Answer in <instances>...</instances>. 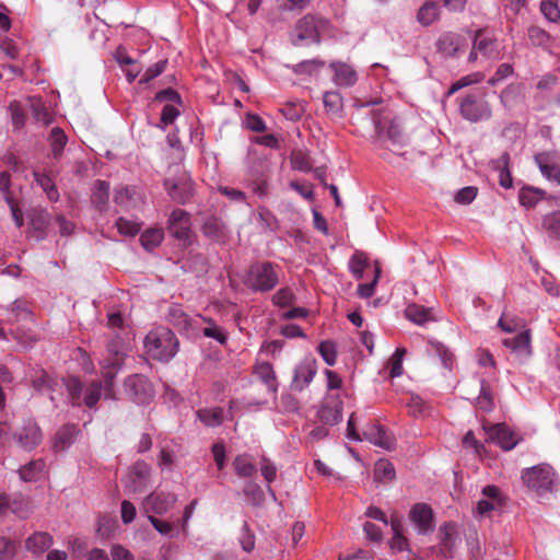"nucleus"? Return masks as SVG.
Here are the masks:
<instances>
[{"instance_id":"2","label":"nucleus","mask_w":560,"mask_h":560,"mask_svg":"<svg viewBox=\"0 0 560 560\" xmlns=\"http://www.w3.org/2000/svg\"><path fill=\"white\" fill-rule=\"evenodd\" d=\"M68 400L72 407L85 406L89 409L96 407L102 396V382H83L78 376L69 375L63 378Z\"/></svg>"},{"instance_id":"39","label":"nucleus","mask_w":560,"mask_h":560,"mask_svg":"<svg viewBox=\"0 0 560 560\" xmlns=\"http://www.w3.org/2000/svg\"><path fill=\"white\" fill-rule=\"evenodd\" d=\"M48 141L54 159H59L68 143L66 132L60 127H54L49 132Z\"/></svg>"},{"instance_id":"43","label":"nucleus","mask_w":560,"mask_h":560,"mask_svg":"<svg viewBox=\"0 0 560 560\" xmlns=\"http://www.w3.org/2000/svg\"><path fill=\"white\" fill-rule=\"evenodd\" d=\"M197 418L207 427H219L223 422L221 408H203L197 411Z\"/></svg>"},{"instance_id":"54","label":"nucleus","mask_w":560,"mask_h":560,"mask_svg":"<svg viewBox=\"0 0 560 560\" xmlns=\"http://www.w3.org/2000/svg\"><path fill=\"white\" fill-rule=\"evenodd\" d=\"M295 294L290 288H281L272 296V302L276 306L287 307L295 302Z\"/></svg>"},{"instance_id":"14","label":"nucleus","mask_w":560,"mask_h":560,"mask_svg":"<svg viewBox=\"0 0 560 560\" xmlns=\"http://www.w3.org/2000/svg\"><path fill=\"white\" fill-rule=\"evenodd\" d=\"M472 44L475 50L489 60H499L503 57L498 39L485 30H477L474 33Z\"/></svg>"},{"instance_id":"36","label":"nucleus","mask_w":560,"mask_h":560,"mask_svg":"<svg viewBox=\"0 0 560 560\" xmlns=\"http://www.w3.org/2000/svg\"><path fill=\"white\" fill-rule=\"evenodd\" d=\"M510 154L509 152H503L493 163L494 168L499 171V183L503 188H511L513 180L510 171Z\"/></svg>"},{"instance_id":"60","label":"nucleus","mask_w":560,"mask_h":560,"mask_svg":"<svg viewBox=\"0 0 560 560\" xmlns=\"http://www.w3.org/2000/svg\"><path fill=\"white\" fill-rule=\"evenodd\" d=\"M387 138L393 145L404 147L407 143V137L402 132L401 127L396 122L392 121L387 129Z\"/></svg>"},{"instance_id":"18","label":"nucleus","mask_w":560,"mask_h":560,"mask_svg":"<svg viewBox=\"0 0 560 560\" xmlns=\"http://www.w3.org/2000/svg\"><path fill=\"white\" fill-rule=\"evenodd\" d=\"M489 438L494 441L502 450L511 451L518 442L520 438L505 423H497L489 428Z\"/></svg>"},{"instance_id":"3","label":"nucleus","mask_w":560,"mask_h":560,"mask_svg":"<svg viewBox=\"0 0 560 560\" xmlns=\"http://www.w3.org/2000/svg\"><path fill=\"white\" fill-rule=\"evenodd\" d=\"M330 28L331 24L327 19L318 14L308 13L296 21L292 35V44L300 46L306 40L319 44L322 36L328 33Z\"/></svg>"},{"instance_id":"10","label":"nucleus","mask_w":560,"mask_h":560,"mask_svg":"<svg viewBox=\"0 0 560 560\" xmlns=\"http://www.w3.org/2000/svg\"><path fill=\"white\" fill-rule=\"evenodd\" d=\"M13 438L20 447L30 452L42 443L43 433L36 420L28 417L23 420L21 428L13 433Z\"/></svg>"},{"instance_id":"17","label":"nucleus","mask_w":560,"mask_h":560,"mask_svg":"<svg viewBox=\"0 0 560 560\" xmlns=\"http://www.w3.org/2000/svg\"><path fill=\"white\" fill-rule=\"evenodd\" d=\"M440 536L441 538L440 545L438 547V555L444 559L453 558L457 538L456 524L453 522L443 524L440 527Z\"/></svg>"},{"instance_id":"64","label":"nucleus","mask_w":560,"mask_h":560,"mask_svg":"<svg viewBox=\"0 0 560 560\" xmlns=\"http://www.w3.org/2000/svg\"><path fill=\"white\" fill-rule=\"evenodd\" d=\"M16 553L14 541L0 536V560H13Z\"/></svg>"},{"instance_id":"8","label":"nucleus","mask_w":560,"mask_h":560,"mask_svg":"<svg viewBox=\"0 0 560 560\" xmlns=\"http://www.w3.org/2000/svg\"><path fill=\"white\" fill-rule=\"evenodd\" d=\"M468 38L456 32H444L435 42L436 51L444 58H456L468 48Z\"/></svg>"},{"instance_id":"12","label":"nucleus","mask_w":560,"mask_h":560,"mask_svg":"<svg viewBox=\"0 0 560 560\" xmlns=\"http://www.w3.org/2000/svg\"><path fill=\"white\" fill-rule=\"evenodd\" d=\"M542 176L556 185H560V153L557 151L539 152L534 155Z\"/></svg>"},{"instance_id":"28","label":"nucleus","mask_w":560,"mask_h":560,"mask_svg":"<svg viewBox=\"0 0 560 560\" xmlns=\"http://www.w3.org/2000/svg\"><path fill=\"white\" fill-rule=\"evenodd\" d=\"M54 538L47 532H36L25 540V547L36 556L43 555L52 545Z\"/></svg>"},{"instance_id":"4","label":"nucleus","mask_w":560,"mask_h":560,"mask_svg":"<svg viewBox=\"0 0 560 560\" xmlns=\"http://www.w3.org/2000/svg\"><path fill=\"white\" fill-rule=\"evenodd\" d=\"M278 266L271 261H257L249 266L244 283L253 292H269L279 283Z\"/></svg>"},{"instance_id":"55","label":"nucleus","mask_w":560,"mask_h":560,"mask_svg":"<svg viewBox=\"0 0 560 560\" xmlns=\"http://www.w3.org/2000/svg\"><path fill=\"white\" fill-rule=\"evenodd\" d=\"M325 62L319 59L303 60L292 67L295 74H312L315 70L324 67Z\"/></svg>"},{"instance_id":"59","label":"nucleus","mask_w":560,"mask_h":560,"mask_svg":"<svg viewBox=\"0 0 560 560\" xmlns=\"http://www.w3.org/2000/svg\"><path fill=\"white\" fill-rule=\"evenodd\" d=\"M521 92V85L518 84H509L508 86H505L501 94H500V101H501V104L505 107V108H510L513 106L516 97L518 96Z\"/></svg>"},{"instance_id":"25","label":"nucleus","mask_w":560,"mask_h":560,"mask_svg":"<svg viewBox=\"0 0 560 560\" xmlns=\"http://www.w3.org/2000/svg\"><path fill=\"white\" fill-rule=\"evenodd\" d=\"M363 436L369 442L385 450H392L395 446L393 438L387 434L381 424H370L363 431Z\"/></svg>"},{"instance_id":"52","label":"nucleus","mask_w":560,"mask_h":560,"mask_svg":"<svg viewBox=\"0 0 560 560\" xmlns=\"http://www.w3.org/2000/svg\"><path fill=\"white\" fill-rule=\"evenodd\" d=\"M52 383V378L43 369L36 370L35 373L31 375L32 387L37 392L51 388Z\"/></svg>"},{"instance_id":"30","label":"nucleus","mask_w":560,"mask_h":560,"mask_svg":"<svg viewBox=\"0 0 560 560\" xmlns=\"http://www.w3.org/2000/svg\"><path fill=\"white\" fill-rule=\"evenodd\" d=\"M405 314L409 320L420 326L436 320L434 310L423 305L410 304L405 310Z\"/></svg>"},{"instance_id":"37","label":"nucleus","mask_w":560,"mask_h":560,"mask_svg":"<svg viewBox=\"0 0 560 560\" xmlns=\"http://www.w3.org/2000/svg\"><path fill=\"white\" fill-rule=\"evenodd\" d=\"M235 474L241 478H250L256 471L257 467L249 454L237 455L233 460Z\"/></svg>"},{"instance_id":"56","label":"nucleus","mask_w":560,"mask_h":560,"mask_svg":"<svg viewBox=\"0 0 560 560\" xmlns=\"http://www.w3.org/2000/svg\"><path fill=\"white\" fill-rule=\"evenodd\" d=\"M406 353L405 348H397L394 355L389 360V376L392 378L398 377L402 374V358Z\"/></svg>"},{"instance_id":"1","label":"nucleus","mask_w":560,"mask_h":560,"mask_svg":"<svg viewBox=\"0 0 560 560\" xmlns=\"http://www.w3.org/2000/svg\"><path fill=\"white\" fill-rule=\"evenodd\" d=\"M143 343L147 354L160 362H168L173 359L179 346L175 334L164 326L150 330Z\"/></svg>"},{"instance_id":"46","label":"nucleus","mask_w":560,"mask_h":560,"mask_svg":"<svg viewBox=\"0 0 560 560\" xmlns=\"http://www.w3.org/2000/svg\"><path fill=\"white\" fill-rule=\"evenodd\" d=\"M257 221L264 231L276 232L280 228L277 217L266 207L258 209Z\"/></svg>"},{"instance_id":"57","label":"nucleus","mask_w":560,"mask_h":560,"mask_svg":"<svg viewBox=\"0 0 560 560\" xmlns=\"http://www.w3.org/2000/svg\"><path fill=\"white\" fill-rule=\"evenodd\" d=\"M540 10L548 21L557 22L560 20V7L556 0H542Z\"/></svg>"},{"instance_id":"62","label":"nucleus","mask_w":560,"mask_h":560,"mask_svg":"<svg viewBox=\"0 0 560 560\" xmlns=\"http://www.w3.org/2000/svg\"><path fill=\"white\" fill-rule=\"evenodd\" d=\"M116 226L118 232L126 236H135L140 231V225L137 222L127 220L122 217L117 219Z\"/></svg>"},{"instance_id":"48","label":"nucleus","mask_w":560,"mask_h":560,"mask_svg":"<svg viewBox=\"0 0 560 560\" xmlns=\"http://www.w3.org/2000/svg\"><path fill=\"white\" fill-rule=\"evenodd\" d=\"M243 492L253 506H261L265 502V492L256 482H246Z\"/></svg>"},{"instance_id":"31","label":"nucleus","mask_w":560,"mask_h":560,"mask_svg":"<svg viewBox=\"0 0 560 560\" xmlns=\"http://www.w3.org/2000/svg\"><path fill=\"white\" fill-rule=\"evenodd\" d=\"M325 113L331 118H341L343 112V98L338 91H327L323 95Z\"/></svg>"},{"instance_id":"45","label":"nucleus","mask_w":560,"mask_h":560,"mask_svg":"<svg viewBox=\"0 0 560 560\" xmlns=\"http://www.w3.org/2000/svg\"><path fill=\"white\" fill-rule=\"evenodd\" d=\"M480 392L476 399L477 408L483 412H490L494 408L491 389L485 380H480Z\"/></svg>"},{"instance_id":"27","label":"nucleus","mask_w":560,"mask_h":560,"mask_svg":"<svg viewBox=\"0 0 560 560\" xmlns=\"http://www.w3.org/2000/svg\"><path fill=\"white\" fill-rule=\"evenodd\" d=\"M110 185L106 180L94 182L91 194V202L100 211L105 212L108 208Z\"/></svg>"},{"instance_id":"61","label":"nucleus","mask_w":560,"mask_h":560,"mask_svg":"<svg viewBox=\"0 0 560 560\" xmlns=\"http://www.w3.org/2000/svg\"><path fill=\"white\" fill-rule=\"evenodd\" d=\"M167 59L160 60L155 62L154 65L150 66L145 72L143 73L142 78L140 79V84H147L153 79L158 78L160 74H162L166 68Z\"/></svg>"},{"instance_id":"13","label":"nucleus","mask_w":560,"mask_h":560,"mask_svg":"<svg viewBox=\"0 0 560 560\" xmlns=\"http://www.w3.org/2000/svg\"><path fill=\"white\" fill-rule=\"evenodd\" d=\"M317 373V362L313 358H305L293 370L290 388L293 392L304 390L314 380Z\"/></svg>"},{"instance_id":"29","label":"nucleus","mask_w":560,"mask_h":560,"mask_svg":"<svg viewBox=\"0 0 560 560\" xmlns=\"http://www.w3.org/2000/svg\"><path fill=\"white\" fill-rule=\"evenodd\" d=\"M441 18V8L434 0L425 1L417 11V21L424 27L438 22Z\"/></svg>"},{"instance_id":"20","label":"nucleus","mask_w":560,"mask_h":560,"mask_svg":"<svg viewBox=\"0 0 560 560\" xmlns=\"http://www.w3.org/2000/svg\"><path fill=\"white\" fill-rule=\"evenodd\" d=\"M201 232L212 243L224 244L228 242L230 233L224 222L214 215L208 217L201 226Z\"/></svg>"},{"instance_id":"49","label":"nucleus","mask_w":560,"mask_h":560,"mask_svg":"<svg viewBox=\"0 0 560 560\" xmlns=\"http://www.w3.org/2000/svg\"><path fill=\"white\" fill-rule=\"evenodd\" d=\"M395 468L394 465L386 460L380 459L375 464L374 468V478L377 481H390L395 478Z\"/></svg>"},{"instance_id":"24","label":"nucleus","mask_w":560,"mask_h":560,"mask_svg":"<svg viewBox=\"0 0 560 560\" xmlns=\"http://www.w3.org/2000/svg\"><path fill=\"white\" fill-rule=\"evenodd\" d=\"M329 68L334 71L332 81L338 86H352L358 81L357 71L342 61H331Z\"/></svg>"},{"instance_id":"22","label":"nucleus","mask_w":560,"mask_h":560,"mask_svg":"<svg viewBox=\"0 0 560 560\" xmlns=\"http://www.w3.org/2000/svg\"><path fill=\"white\" fill-rule=\"evenodd\" d=\"M151 467L144 460H137L128 476L127 487L132 492H142L149 481Z\"/></svg>"},{"instance_id":"5","label":"nucleus","mask_w":560,"mask_h":560,"mask_svg":"<svg viewBox=\"0 0 560 560\" xmlns=\"http://www.w3.org/2000/svg\"><path fill=\"white\" fill-rule=\"evenodd\" d=\"M460 116L470 122L488 120L492 116V108L487 101V93L475 90L458 97Z\"/></svg>"},{"instance_id":"26","label":"nucleus","mask_w":560,"mask_h":560,"mask_svg":"<svg viewBox=\"0 0 560 560\" xmlns=\"http://www.w3.org/2000/svg\"><path fill=\"white\" fill-rule=\"evenodd\" d=\"M254 374L267 387V390L270 394H277L279 383L273 366L270 362L256 363L254 366Z\"/></svg>"},{"instance_id":"41","label":"nucleus","mask_w":560,"mask_h":560,"mask_svg":"<svg viewBox=\"0 0 560 560\" xmlns=\"http://www.w3.org/2000/svg\"><path fill=\"white\" fill-rule=\"evenodd\" d=\"M164 238L163 229L154 228L145 230L140 236V243L149 252L161 245Z\"/></svg>"},{"instance_id":"33","label":"nucleus","mask_w":560,"mask_h":560,"mask_svg":"<svg viewBox=\"0 0 560 560\" xmlns=\"http://www.w3.org/2000/svg\"><path fill=\"white\" fill-rule=\"evenodd\" d=\"M247 187L255 196L266 197L269 190L268 175L265 172L252 171L247 178Z\"/></svg>"},{"instance_id":"63","label":"nucleus","mask_w":560,"mask_h":560,"mask_svg":"<svg viewBox=\"0 0 560 560\" xmlns=\"http://www.w3.org/2000/svg\"><path fill=\"white\" fill-rule=\"evenodd\" d=\"M213 459L219 470H222L226 465V450L223 441H217L211 447Z\"/></svg>"},{"instance_id":"58","label":"nucleus","mask_w":560,"mask_h":560,"mask_svg":"<svg viewBox=\"0 0 560 560\" xmlns=\"http://www.w3.org/2000/svg\"><path fill=\"white\" fill-rule=\"evenodd\" d=\"M527 35L534 46H546L550 39L549 34L536 25L528 27Z\"/></svg>"},{"instance_id":"40","label":"nucleus","mask_w":560,"mask_h":560,"mask_svg":"<svg viewBox=\"0 0 560 560\" xmlns=\"http://www.w3.org/2000/svg\"><path fill=\"white\" fill-rule=\"evenodd\" d=\"M34 180L38 186L43 188V190L46 192L47 198L51 202H57L59 200V191L52 180V178L42 172H34L33 173Z\"/></svg>"},{"instance_id":"16","label":"nucleus","mask_w":560,"mask_h":560,"mask_svg":"<svg viewBox=\"0 0 560 560\" xmlns=\"http://www.w3.org/2000/svg\"><path fill=\"white\" fill-rule=\"evenodd\" d=\"M164 187L170 197L178 202L185 205L192 196V183L185 176L178 178H166Z\"/></svg>"},{"instance_id":"34","label":"nucleus","mask_w":560,"mask_h":560,"mask_svg":"<svg viewBox=\"0 0 560 560\" xmlns=\"http://www.w3.org/2000/svg\"><path fill=\"white\" fill-rule=\"evenodd\" d=\"M46 463L43 458L31 460L19 469L20 478L26 482H34L40 479Z\"/></svg>"},{"instance_id":"21","label":"nucleus","mask_w":560,"mask_h":560,"mask_svg":"<svg viewBox=\"0 0 560 560\" xmlns=\"http://www.w3.org/2000/svg\"><path fill=\"white\" fill-rule=\"evenodd\" d=\"M177 501V497L171 492H159L149 494L143 506L147 512L163 515L165 514Z\"/></svg>"},{"instance_id":"32","label":"nucleus","mask_w":560,"mask_h":560,"mask_svg":"<svg viewBox=\"0 0 560 560\" xmlns=\"http://www.w3.org/2000/svg\"><path fill=\"white\" fill-rule=\"evenodd\" d=\"M49 224V215L45 211H37L31 215L30 219V236L36 241H43L47 233Z\"/></svg>"},{"instance_id":"9","label":"nucleus","mask_w":560,"mask_h":560,"mask_svg":"<svg viewBox=\"0 0 560 560\" xmlns=\"http://www.w3.org/2000/svg\"><path fill=\"white\" fill-rule=\"evenodd\" d=\"M167 230L177 241L185 245L191 244L192 231L190 214L187 211L183 209L173 210L167 221Z\"/></svg>"},{"instance_id":"42","label":"nucleus","mask_w":560,"mask_h":560,"mask_svg":"<svg viewBox=\"0 0 560 560\" xmlns=\"http://www.w3.org/2000/svg\"><path fill=\"white\" fill-rule=\"evenodd\" d=\"M542 228L549 238L560 241V210L547 213L542 218Z\"/></svg>"},{"instance_id":"51","label":"nucleus","mask_w":560,"mask_h":560,"mask_svg":"<svg viewBox=\"0 0 560 560\" xmlns=\"http://www.w3.org/2000/svg\"><path fill=\"white\" fill-rule=\"evenodd\" d=\"M485 75L481 72H474L470 74H467L465 77H462L459 80L452 83L447 91V95H453L454 93L458 92L463 88L469 86L475 83H479L483 80Z\"/></svg>"},{"instance_id":"7","label":"nucleus","mask_w":560,"mask_h":560,"mask_svg":"<svg viewBox=\"0 0 560 560\" xmlns=\"http://www.w3.org/2000/svg\"><path fill=\"white\" fill-rule=\"evenodd\" d=\"M122 392L127 399L141 406L149 405L154 398V387L143 374H131L124 380Z\"/></svg>"},{"instance_id":"38","label":"nucleus","mask_w":560,"mask_h":560,"mask_svg":"<svg viewBox=\"0 0 560 560\" xmlns=\"http://www.w3.org/2000/svg\"><path fill=\"white\" fill-rule=\"evenodd\" d=\"M546 191L530 186H524L518 191V201L525 208H534L545 198Z\"/></svg>"},{"instance_id":"47","label":"nucleus","mask_w":560,"mask_h":560,"mask_svg":"<svg viewBox=\"0 0 560 560\" xmlns=\"http://www.w3.org/2000/svg\"><path fill=\"white\" fill-rule=\"evenodd\" d=\"M368 266V257L362 252H355L349 260V270L357 280L363 278Z\"/></svg>"},{"instance_id":"15","label":"nucleus","mask_w":560,"mask_h":560,"mask_svg":"<svg viewBox=\"0 0 560 560\" xmlns=\"http://www.w3.org/2000/svg\"><path fill=\"white\" fill-rule=\"evenodd\" d=\"M342 411L343 402L339 396H327L317 411V418L325 425H336L342 420Z\"/></svg>"},{"instance_id":"53","label":"nucleus","mask_w":560,"mask_h":560,"mask_svg":"<svg viewBox=\"0 0 560 560\" xmlns=\"http://www.w3.org/2000/svg\"><path fill=\"white\" fill-rule=\"evenodd\" d=\"M430 345L434 348L436 351L443 366L447 370H452L454 362H455V355L454 353L442 342L439 341H430Z\"/></svg>"},{"instance_id":"44","label":"nucleus","mask_w":560,"mask_h":560,"mask_svg":"<svg viewBox=\"0 0 560 560\" xmlns=\"http://www.w3.org/2000/svg\"><path fill=\"white\" fill-rule=\"evenodd\" d=\"M124 365L121 358H106L102 365V377L104 383H114V380Z\"/></svg>"},{"instance_id":"50","label":"nucleus","mask_w":560,"mask_h":560,"mask_svg":"<svg viewBox=\"0 0 560 560\" xmlns=\"http://www.w3.org/2000/svg\"><path fill=\"white\" fill-rule=\"evenodd\" d=\"M317 350L327 365L334 366L336 364L337 346L334 341H331V340L322 341L318 345Z\"/></svg>"},{"instance_id":"35","label":"nucleus","mask_w":560,"mask_h":560,"mask_svg":"<svg viewBox=\"0 0 560 560\" xmlns=\"http://www.w3.org/2000/svg\"><path fill=\"white\" fill-rule=\"evenodd\" d=\"M167 320L179 331L190 329V317L185 313L182 305H171L167 312Z\"/></svg>"},{"instance_id":"6","label":"nucleus","mask_w":560,"mask_h":560,"mask_svg":"<svg viewBox=\"0 0 560 560\" xmlns=\"http://www.w3.org/2000/svg\"><path fill=\"white\" fill-rule=\"evenodd\" d=\"M523 482L539 495H544L553 490L556 472L548 464H539L526 468L522 472Z\"/></svg>"},{"instance_id":"19","label":"nucleus","mask_w":560,"mask_h":560,"mask_svg":"<svg viewBox=\"0 0 560 560\" xmlns=\"http://www.w3.org/2000/svg\"><path fill=\"white\" fill-rule=\"evenodd\" d=\"M80 434V429L74 423H66L60 427L52 440H51V448L56 453L65 452L75 442L78 435Z\"/></svg>"},{"instance_id":"11","label":"nucleus","mask_w":560,"mask_h":560,"mask_svg":"<svg viewBox=\"0 0 560 560\" xmlns=\"http://www.w3.org/2000/svg\"><path fill=\"white\" fill-rule=\"evenodd\" d=\"M409 520L419 535H428L434 532V514L427 503H416L409 512Z\"/></svg>"},{"instance_id":"23","label":"nucleus","mask_w":560,"mask_h":560,"mask_svg":"<svg viewBox=\"0 0 560 560\" xmlns=\"http://www.w3.org/2000/svg\"><path fill=\"white\" fill-rule=\"evenodd\" d=\"M503 345L520 360H527L532 355L530 330L526 329L513 338L504 339Z\"/></svg>"}]
</instances>
